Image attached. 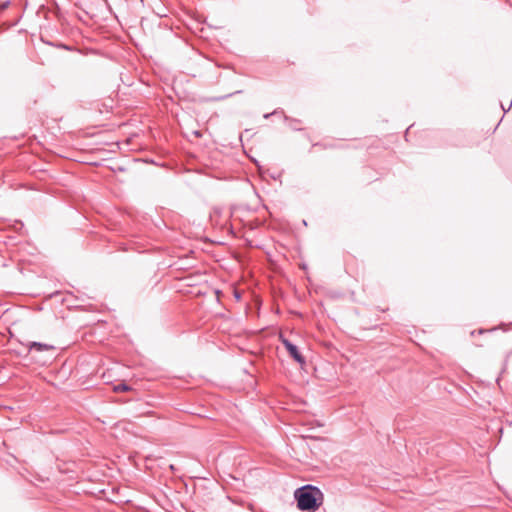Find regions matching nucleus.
I'll return each instance as SVG.
<instances>
[{
  "label": "nucleus",
  "mask_w": 512,
  "mask_h": 512,
  "mask_svg": "<svg viewBox=\"0 0 512 512\" xmlns=\"http://www.w3.org/2000/svg\"><path fill=\"white\" fill-rule=\"evenodd\" d=\"M27 348L29 349V351L35 350L38 352H42V351L53 350L54 346L46 344V343L32 341L27 344Z\"/></svg>",
  "instance_id": "7ed1b4c3"
},
{
  "label": "nucleus",
  "mask_w": 512,
  "mask_h": 512,
  "mask_svg": "<svg viewBox=\"0 0 512 512\" xmlns=\"http://www.w3.org/2000/svg\"><path fill=\"white\" fill-rule=\"evenodd\" d=\"M282 343L283 345L285 346L286 350L288 351V353L290 354V356L296 361L298 362L300 365H304L306 363V360L305 358L302 356V354L299 352L298 348L296 345H294L293 343H291L289 340L287 339H283L282 340Z\"/></svg>",
  "instance_id": "f03ea898"
},
{
  "label": "nucleus",
  "mask_w": 512,
  "mask_h": 512,
  "mask_svg": "<svg viewBox=\"0 0 512 512\" xmlns=\"http://www.w3.org/2000/svg\"><path fill=\"white\" fill-rule=\"evenodd\" d=\"M294 496L297 500V507L301 511H316L323 502V493L312 485L296 489Z\"/></svg>",
  "instance_id": "f257e3e1"
},
{
  "label": "nucleus",
  "mask_w": 512,
  "mask_h": 512,
  "mask_svg": "<svg viewBox=\"0 0 512 512\" xmlns=\"http://www.w3.org/2000/svg\"><path fill=\"white\" fill-rule=\"evenodd\" d=\"M129 390H131V388L125 383H120L114 387L115 392H126Z\"/></svg>",
  "instance_id": "20e7f679"
},
{
  "label": "nucleus",
  "mask_w": 512,
  "mask_h": 512,
  "mask_svg": "<svg viewBox=\"0 0 512 512\" xmlns=\"http://www.w3.org/2000/svg\"><path fill=\"white\" fill-rule=\"evenodd\" d=\"M194 134L197 136V137H201V133L199 131H195Z\"/></svg>",
  "instance_id": "39448f33"
}]
</instances>
